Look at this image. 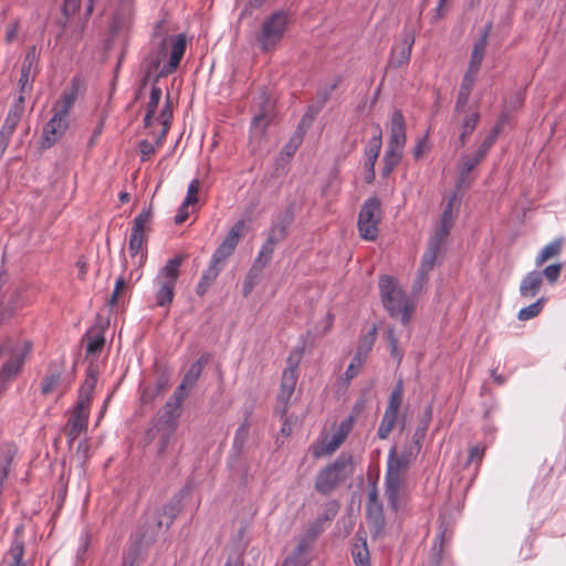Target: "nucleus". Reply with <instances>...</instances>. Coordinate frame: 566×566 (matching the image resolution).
Masks as SVG:
<instances>
[{
	"instance_id": "nucleus-10",
	"label": "nucleus",
	"mask_w": 566,
	"mask_h": 566,
	"mask_svg": "<svg viewBox=\"0 0 566 566\" xmlns=\"http://www.w3.org/2000/svg\"><path fill=\"white\" fill-rule=\"evenodd\" d=\"M177 420L176 418L169 419L165 415L158 413L153 421V426L147 431V437L150 440L158 439V455H163L171 443L177 429Z\"/></svg>"
},
{
	"instance_id": "nucleus-17",
	"label": "nucleus",
	"mask_w": 566,
	"mask_h": 566,
	"mask_svg": "<svg viewBox=\"0 0 566 566\" xmlns=\"http://www.w3.org/2000/svg\"><path fill=\"white\" fill-rule=\"evenodd\" d=\"M294 221V209L292 206L282 210L274 219L269 234L274 240L283 241L287 237V230Z\"/></svg>"
},
{
	"instance_id": "nucleus-61",
	"label": "nucleus",
	"mask_w": 566,
	"mask_h": 566,
	"mask_svg": "<svg viewBox=\"0 0 566 566\" xmlns=\"http://www.w3.org/2000/svg\"><path fill=\"white\" fill-rule=\"evenodd\" d=\"M428 280H429V274L422 273L421 271L418 270L417 276L412 283L413 293L415 294L420 293L423 290V287L427 285Z\"/></svg>"
},
{
	"instance_id": "nucleus-33",
	"label": "nucleus",
	"mask_w": 566,
	"mask_h": 566,
	"mask_svg": "<svg viewBox=\"0 0 566 566\" xmlns=\"http://www.w3.org/2000/svg\"><path fill=\"white\" fill-rule=\"evenodd\" d=\"M403 148L402 147H396L392 145H388L387 149L385 151L382 161H384V168H382V176L387 177L389 176L392 170L398 166L402 158Z\"/></svg>"
},
{
	"instance_id": "nucleus-32",
	"label": "nucleus",
	"mask_w": 566,
	"mask_h": 566,
	"mask_svg": "<svg viewBox=\"0 0 566 566\" xmlns=\"http://www.w3.org/2000/svg\"><path fill=\"white\" fill-rule=\"evenodd\" d=\"M221 271L220 262H214V259L211 258L209 266L202 273V276L197 284L196 292L198 295H203L208 289L213 284L216 279L218 277Z\"/></svg>"
},
{
	"instance_id": "nucleus-59",
	"label": "nucleus",
	"mask_w": 566,
	"mask_h": 566,
	"mask_svg": "<svg viewBox=\"0 0 566 566\" xmlns=\"http://www.w3.org/2000/svg\"><path fill=\"white\" fill-rule=\"evenodd\" d=\"M125 287H126V281L123 276H119L115 282L114 291L109 298V305L112 307L116 306L118 304L119 296H120L122 292L125 290Z\"/></svg>"
},
{
	"instance_id": "nucleus-64",
	"label": "nucleus",
	"mask_w": 566,
	"mask_h": 566,
	"mask_svg": "<svg viewBox=\"0 0 566 566\" xmlns=\"http://www.w3.org/2000/svg\"><path fill=\"white\" fill-rule=\"evenodd\" d=\"M361 367H363V365H358L357 360L352 359L350 364L348 365V367L345 371L346 380L349 381L353 378H355L359 374Z\"/></svg>"
},
{
	"instance_id": "nucleus-40",
	"label": "nucleus",
	"mask_w": 566,
	"mask_h": 566,
	"mask_svg": "<svg viewBox=\"0 0 566 566\" xmlns=\"http://www.w3.org/2000/svg\"><path fill=\"white\" fill-rule=\"evenodd\" d=\"M171 118H172V107H171L170 98L168 96L166 99V103L160 112V115H159V120L163 125V129H161V133L156 142V145H160L163 139L165 138V136L169 129Z\"/></svg>"
},
{
	"instance_id": "nucleus-37",
	"label": "nucleus",
	"mask_w": 566,
	"mask_h": 566,
	"mask_svg": "<svg viewBox=\"0 0 566 566\" xmlns=\"http://www.w3.org/2000/svg\"><path fill=\"white\" fill-rule=\"evenodd\" d=\"M161 94L163 93L160 87L155 85L151 87L149 101L147 103L146 115L144 118V124L146 127H150L153 125L154 116L161 98Z\"/></svg>"
},
{
	"instance_id": "nucleus-19",
	"label": "nucleus",
	"mask_w": 566,
	"mask_h": 566,
	"mask_svg": "<svg viewBox=\"0 0 566 566\" xmlns=\"http://www.w3.org/2000/svg\"><path fill=\"white\" fill-rule=\"evenodd\" d=\"M406 140L405 117L400 111H395L390 119V137L388 145L405 148Z\"/></svg>"
},
{
	"instance_id": "nucleus-25",
	"label": "nucleus",
	"mask_w": 566,
	"mask_h": 566,
	"mask_svg": "<svg viewBox=\"0 0 566 566\" xmlns=\"http://www.w3.org/2000/svg\"><path fill=\"white\" fill-rule=\"evenodd\" d=\"M154 45L155 48L147 57L148 71L159 73L163 66L166 64L164 63L165 59L170 52V42H154Z\"/></svg>"
},
{
	"instance_id": "nucleus-36",
	"label": "nucleus",
	"mask_w": 566,
	"mask_h": 566,
	"mask_svg": "<svg viewBox=\"0 0 566 566\" xmlns=\"http://www.w3.org/2000/svg\"><path fill=\"white\" fill-rule=\"evenodd\" d=\"M480 120V113L472 111L468 113L461 124V134L459 137L460 146H464L467 138L474 132Z\"/></svg>"
},
{
	"instance_id": "nucleus-15",
	"label": "nucleus",
	"mask_w": 566,
	"mask_h": 566,
	"mask_svg": "<svg viewBox=\"0 0 566 566\" xmlns=\"http://www.w3.org/2000/svg\"><path fill=\"white\" fill-rule=\"evenodd\" d=\"M413 43L415 34L411 31L405 32L401 42L392 48L389 65L398 69L408 64Z\"/></svg>"
},
{
	"instance_id": "nucleus-51",
	"label": "nucleus",
	"mask_w": 566,
	"mask_h": 566,
	"mask_svg": "<svg viewBox=\"0 0 566 566\" xmlns=\"http://www.w3.org/2000/svg\"><path fill=\"white\" fill-rule=\"evenodd\" d=\"M38 63L36 49L35 46L30 48L24 56L21 72L32 74Z\"/></svg>"
},
{
	"instance_id": "nucleus-56",
	"label": "nucleus",
	"mask_w": 566,
	"mask_h": 566,
	"mask_svg": "<svg viewBox=\"0 0 566 566\" xmlns=\"http://www.w3.org/2000/svg\"><path fill=\"white\" fill-rule=\"evenodd\" d=\"M374 335H375V331L371 333L370 339L368 340L367 345L358 347V349L353 358V359L357 360L358 365H364V363L371 349V346L374 343Z\"/></svg>"
},
{
	"instance_id": "nucleus-26",
	"label": "nucleus",
	"mask_w": 566,
	"mask_h": 566,
	"mask_svg": "<svg viewBox=\"0 0 566 566\" xmlns=\"http://www.w3.org/2000/svg\"><path fill=\"white\" fill-rule=\"evenodd\" d=\"M182 495H175L167 504L163 506V518L156 521V527L160 530L164 525L169 527L176 516L181 511Z\"/></svg>"
},
{
	"instance_id": "nucleus-13",
	"label": "nucleus",
	"mask_w": 566,
	"mask_h": 566,
	"mask_svg": "<svg viewBox=\"0 0 566 566\" xmlns=\"http://www.w3.org/2000/svg\"><path fill=\"white\" fill-rule=\"evenodd\" d=\"M52 111L53 116L43 127L42 134V146L48 148L53 146L69 128V116L53 108Z\"/></svg>"
},
{
	"instance_id": "nucleus-54",
	"label": "nucleus",
	"mask_w": 566,
	"mask_h": 566,
	"mask_svg": "<svg viewBox=\"0 0 566 566\" xmlns=\"http://www.w3.org/2000/svg\"><path fill=\"white\" fill-rule=\"evenodd\" d=\"M200 188V182L198 179L191 180V182L188 186L187 195L182 201L185 205H195L198 201V191Z\"/></svg>"
},
{
	"instance_id": "nucleus-21",
	"label": "nucleus",
	"mask_w": 566,
	"mask_h": 566,
	"mask_svg": "<svg viewBox=\"0 0 566 566\" xmlns=\"http://www.w3.org/2000/svg\"><path fill=\"white\" fill-rule=\"evenodd\" d=\"M543 284L541 271H531L521 281L520 294L524 298L536 296Z\"/></svg>"
},
{
	"instance_id": "nucleus-9",
	"label": "nucleus",
	"mask_w": 566,
	"mask_h": 566,
	"mask_svg": "<svg viewBox=\"0 0 566 566\" xmlns=\"http://www.w3.org/2000/svg\"><path fill=\"white\" fill-rule=\"evenodd\" d=\"M150 220L151 211L148 209L143 210L133 221L128 250L130 256L138 265H142L146 260V253L143 251V244L145 242V231L147 226L150 223Z\"/></svg>"
},
{
	"instance_id": "nucleus-27",
	"label": "nucleus",
	"mask_w": 566,
	"mask_h": 566,
	"mask_svg": "<svg viewBox=\"0 0 566 566\" xmlns=\"http://www.w3.org/2000/svg\"><path fill=\"white\" fill-rule=\"evenodd\" d=\"M184 259V255H177L172 259H169L164 268L158 272L155 280L163 282L165 281L176 285L179 276V269Z\"/></svg>"
},
{
	"instance_id": "nucleus-30",
	"label": "nucleus",
	"mask_w": 566,
	"mask_h": 566,
	"mask_svg": "<svg viewBox=\"0 0 566 566\" xmlns=\"http://www.w3.org/2000/svg\"><path fill=\"white\" fill-rule=\"evenodd\" d=\"M77 95H78V83L76 82V80H73L71 87L66 88L63 92L61 99L54 104L53 109L60 112L61 114L69 116L70 112L77 98Z\"/></svg>"
},
{
	"instance_id": "nucleus-50",
	"label": "nucleus",
	"mask_w": 566,
	"mask_h": 566,
	"mask_svg": "<svg viewBox=\"0 0 566 566\" xmlns=\"http://www.w3.org/2000/svg\"><path fill=\"white\" fill-rule=\"evenodd\" d=\"M428 419H430V416H431V408L429 407L428 408ZM428 421L429 420H426L422 422L421 426H419L417 428V430L415 431L413 433V443L415 446L411 447L416 452L419 453L420 449H421V440L424 438L426 436V432H427V429H428Z\"/></svg>"
},
{
	"instance_id": "nucleus-55",
	"label": "nucleus",
	"mask_w": 566,
	"mask_h": 566,
	"mask_svg": "<svg viewBox=\"0 0 566 566\" xmlns=\"http://www.w3.org/2000/svg\"><path fill=\"white\" fill-rule=\"evenodd\" d=\"M389 346H390V353L391 356L398 361V364L402 359V354L398 349V338L395 334V331L392 328L388 329V336H387Z\"/></svg>"
},
{
	"instance_id": "nucleus-41",
	"label": "nucleus",
	"mask_w": 566,
	"mask_h": 566,
	"mask_svg": "<svg viewBox=\"0 0 566 566\" xmlns=\"http://www.w3.org/2000/svg\"><path fill=\"white\" fill-rule=\"evenodd\" d=\"M280 242L281 241L274 240L273 237L268 234V238H266L265 242L262 244L255 262L261 263L262 265L268 264L272 259V254L275 250L276 244Z\"/></svg>"
},
{
	"instance_id": "nucleus-60",
	"label": "nucleus",
	"mask_w": 566,
	"mask_h": 566,
	"mask_svg": "<svg viewBox=\"0 0 566 566\" xmlns=\"http://www.w3.org/2000/svg\"><path fill=\"white\" fill-rule=\"evenodd\" d=\"M139 151L142 156V161H146L154 155V153L156 151V147L148 140H142L139 143Z\"/></svg>"
},
{
	"instance_id": "nucleus-20",
	"label": "nucleus",
	"mask_w": 566,
	"mask_h": 566,
	"mask_svg": "<svg viewBox=\"0 0 566 566\" xmlns=\"http://www.w3.org/2000/svg\"><path fill=\"white\" fill-rule=\"evenodd\" d=\"M24 96L19 95L18 99L10 107L8 115L4 119L1 134L12 136L24 111Z\"/></svg>"
},
{
	"instance_id": "nucleus-7",
	"label": "nucleus",
	"mask_w": 566,
	"mask_h": 566,
	"mask_svg": "<svg viewBox=\"0 0 566 566\" xmlns=\"http://www.w3.org/2000/svg\"><path fill=\"white\" fill-rule=\"evenodd\" d=\"M289 23L287 13L276 11L266 18L259 34L256 42L262 51H270L283 39Z\"/></svg>"
},
{
	"instance_id": "nucleus-16",
	"label": "nucleus",
	"mask_w": 566,
	"mask_h": 566,
	"mask_svg": "<svg viewBox=\"0 0 566 566\" xmlns=\"http://www.w3.org/2000/svg\"><path fill=\"white\" fill-rule=\"evenodd\" d=\"M492 30V23H488L484 25L483 30L480 33L479 39L474 42L473 49L471 52V57L469 61L468 69L479 72L481 67V63L485 55V50L488 45L489 35Z\"/></svg>"
},
{
	"instance_id": "nucleus-11",
	"label": "nucleus",
	"mask_w": 566,
	"mask_h": 566,
	"mask_svg": "<svg viewBox=\"0 0 566 566\" xmlns=\"http://www.w3.org/2000/svg\"><path fill=\"white\" fill-rule=\"evenodd\" d=\"M322 522L323 521L318 518L308 526L305 536L300 541L293 554L284 560L282 566H308L307 552L312 542L323 531Z\"/></svg>"
},
{
	"instance_id": "nucleus-43",
	"label": "nucleus",
	"mask_w": 566,
	"mask_h": 566,
	"mask_svg": "<svg viewBox=\"0 0 566 566\" xmlns=\"http://www.w3.org/2000/svg\"><path fill=\"white\" fill-rule=\"evenodd\" d=\"M545 303L546 298L539 297L536 302L530 304L526 307L521 308L517 314V318L520 321H528L536 317L542 312Z\"/></svg>"
},
{
	"instance_id": "nucleus-2",
	"label": "nucleus",
	"mask_w": 566,
	"mask_h": 566,
	"mask_svg": "<svg viewBox=\"0 0 566 566\" xmlns=\"http://www.w3.org/2000/svg\"><path fill=\"white\" fill-rule=\"evenodd\" d=\"M96 382L97 370L94 367H90L86 378L80 388L76 406L72 410L67 422V437L71 443L87 429L90 406Z\"/></svg>"
},
{
	"instance_id": "nucleus-6",
	"label": "nucleus",
	"mask_w": 566,
	"mask_h": 566,
	"mask_svg": "<svg viewBox=\"0 0 566 566\" xmlns=\"http://www.w3.org/2000/svg\"><path fill=\"white\" fill-rule=\"evenodd\" d=\"M170 28L166 19H161L155 23L153 28L154 42H170V52L167 64L163 66L159 72L160 76H167L174 73L180 64V61L186 52V36L178 34L177 36L170 35Z\"/></svg>"
},
{
	"instance_id": "nucleus-63",
	"label": "nucleus",
	"mask_w": 566,
	"mask_h": 566,
	"mask_svg": "<svg viewBox=\"0 0 566 566\" xmlns=\"http://www.w3.org/2000/svg\"><path fill=\"white\" fill-rule=\"evenodd\" d=\"M470 95H471V93L459 90L458 98H457L455 107H454L457 113H461L464 109V107L467 106V104L469 102Z\"/></svg>"
},
{
	"instance_id": "nucleus-22",
	"label": "nucleus",
	"mask_w": 566,
	"mask_h": 566,
	"mask_svg": "<svg viewBox=\"0 0 566 566\" xmlns=\"http://www.w3.org/2000/svg\"><path fill=\"white\" fill-rule=\"evenodd\" d=\"M345 441L342 433L334 432L331 437H325L317 444L312 447V455L316 459L332 454Z\"/></svg>"
},
{
	"instance_id": "nucleus-31",
	"label": "nucleus",
	"mask_w": 566,
	"mask_h": 566,
	"mask_svg": "<svg viewBox=\"0 0 566 566\" xmlns=\"http://www.w3.org/2000/svg\"><path fill=\"white\" fill-rule=\"evenodd\" d=\"M479 164L480 161L472 156L464 157L462 159V164L459 168V177L455 184V188L458 190L467 188L472 184L474 178L471 176V172Z\"/></svg>"
},
{
	"instance_id": "nucleus-46",
	"label": "nucleus",
	"mask_w": 566,
	"mask_h": 566,
	"mask_svg": "<svg viewBox=\"0 0 566 566\" xmlns=\"http://www.w3.org/2000/svg\"><path fill=\"white\" fill-rule=\"evenodd\" d=\"M451 228L452 227L439 223L438 227L436 228L433 235L430 238L428 245L441 251L442 247L444 245L449 237Z\"/></svg>"
},
{
	"instance_id": "nucleus-58",
	"label": "nucleus",
	"mask_w": 566,
	"mask_h": 566,
	"mask_svg": "<svg viewBox=\"0 0 566 566\" xmlns=\"http://www.w3.org/2000/svg\"><path fill=\"white\" fill-rule=\"evenodd\" d=\"M478 73L479 72H475V71H472V70L468 69L465 74H464V76H463V78H462V82H461V85H460L459 90L471 93L472 88L474 86Z\"/></svg>"
},
{
	"instance_id": "nucleus-35",
	"label": "nucleus",
	"mask_w": 566,
	"mask_h": 566,
	"mask_svg": "<svg viewBox=\"0 0 566 566\" xmlns=\"http://www.w3.org/2000/svg\"><path fill=\"white\" fill-rule=\"evenodd\" d=\"M367 520L369 525L376 531L379 532L385 524L384 518V510L381 503H367L366 505Z\"/></svg>"
},
{
	"instance_id": "nucleus-8",
	"label": "nucleus",
	"mask_w": 566,
	"mask_h": 566,
	"mask_svg": "<svg viewBox=\"0 0 566 566\" xmlns=\"http://www.w3.org/2000/svg\"><path fill=\"white\" fill-rule=\"evenodd\" d=\"M381 221V202L377 197L368 198L361 206L358 216V231L363 239L374 241L378 237V224Z\"/></svg>"
},
{
	"instance_id": "nucleus-45",
	"label": "nucleus",
	"mask_w": 566,
	"mask_h": 566,
	"mask_svg": "<svg viewBox=\"0 0 566 566\" xmlns=\"http://www.w3.org/2000/svg\"><path fill=\"white\" fill-rule=\"evenodd\" d=\"M203 369V361L201 359L196 360L192 363L185 374L181 382L188 386L189 388H192L197 380L199 379L201 373Z\"/></svg>"
},
{
	"instance_id": "nucleus-24",
	"label": "nucleus",
	"mask_w": 566,
	"mask_h": 566,
	"mask_svg": "<svg viewBox=\"0 0 566 566\" xmlns=\"http://www.w3.org/2000/svg\"><path fill=\"white\" fill-rule=\"evenodd\" d=\"M505 116H501L495 124V126L492 128V130L488 134V136L483 139V142L480 144L478 149L472 155L473 158L479 160L480 163L484 159L489 150L492 148V146L495 144L496 138L501 130L503 129V126L505 124Z\"/></svg>"
},
{
	"instance_id": "nucleus-4",
	"label": "nucleus",
	"mask_w": 566,
	"mask_h": 566,
	"mask_svg": "<svg viewBox=\"0 0 566 566\" xmlns=\"http://www.w3.org/2000/svg\"><path fill=\"white\" fill-rule=\"evenodd\" d=\"M32 349L27 340L7 338L0 344V382L2 385L14 379L21 371L24 360Z\"/></svg>"
},
{
	"instance_id": "nucleus-52",
	"label": "nucleus",
	"mask_w": 566,
	"mask_h": 566,
	"mask_svg": "<svg viewBox=\"0 0 566 566\" xmlns=\"http://www.w3.org/2000/svg\"><path fill=\"white\" fill-rule=\"evenodd\" d=\"M269 123V116L264 112L255 115L251 124L253 134L262 135L266 129Z\"/></svg>"
},
{
	"instance_id": "nucleus-62",
	"label": "nucleus",
	"mask_w": 566,
	"mask_h": 566,
	"mask_svg": "<svg viewBox=\"0 0 566 566\" xmlns=\"http://www.w3.org/2000/svg\"><path fill=\"white\" fill-rule=\"evenodd\" d=\"M33 82V75L29 73H22L19 78V86H20V95L23 96V94L31 90Z\"/></svg>"
},
{
	"instance_id": "nucleus-44",
	"label": "nucleus",
	"mask_w": 566,
	"mask_h": 566,
	"mask_svg": "<svg viewBox=\"0 0 566 566\" xmlns=\"http://www.w3.org/2000/svg\"><path fill=\"white\" fill-rule=\"evenodd\" d=\"M23 554H24V543L21 538L15 536L12 539L11 546L7 554V556L11 559L9 563L24 565L22 562Z\"/></svg>"
},
{
	"instance_id": "nucleus-12",
	"label": "nucleus",
	"mask_w": 566,
	"mask_h": 566,
	"mask_svg": "<svg viewBox=\"0 0 566 566\" xmlns=\"http://www.w3.org/2000/svg\"><path fill=\"white\" fill-rule=\"evenodd\" d=\"M297 379V361H293V358L290 356L287 359V366L282 374L281 387L277 394L279 402L283 403L282 415L286 412V407L294 394Z\"/></svg>"
},
{
	"instance_id": "nucleus-38",
	"label": "nucleus",
	"mask_w": 566,
	"mask_h": 566,
	"mask_svg": "<svg viewBox=\"0 0 566 566\" xmlns=\"http://www.w3.org/2000/svg\"><path fill=\"white\" fill-rule=\"evenodd\" d=\"M560 250H562V239H556V240L549 242L537 254L536 260H535L536 266H541L548 259L557 256L560 253Z\"/></svg>"
},
{
	"instance_id": "nucleus-39",
	"label": "nucleus",
	"mask_w": 566,
	"mask_h": 566,
	"mask_svg": "<svg viewBox=\"0 0 566 566\" xmlns=\"http://www.w3.org/2000/svg\"><path fill=\"white\" fill-rule=\"evenodd\" d=\"M397 416V412L385 410L377 431L379 439L384 440L389 436L396 424Z\"/></svg>"
},
{
	"instance_id": "nucleus-57",
	"label": "nucleus",
	"mask_w": 566,
	"mask_h": 566,
	"mask_svg": "<svg viewBox=\"0 0 566 566\" xmlns=\"http://www.w3.org/2000/svg\"><path fill=\"white\" fill-rule=\"evenodd\" d=\"M454 198L455 196L453 195L449 202L447 203L443 212H442V216H441V219H440V224H444V226H449V227H452L453 226V201H454Z\"/></svg>"
},
{
	"instance_id": "nucleus-34",
	"label": "nucleus",
	"mask_w": 566,
	"mask_h": 566,
	"mask_svg": "<svg viewBox=\"0 0 566 566\" xmlns=\"http://www.w3.org/2000/svg\"><path fill=\"white\" fill-rule=\"evenodd\" d=\"M352 556L355 566H370L369 549L366 538L357 536L352 547Z\"/></svg>"
},
{
	"instance_id": "nucleus-18",
	"label": "nucleus",
	"mask_w": 566,
	"mask_h": 566,
	"mask_svg": "<svg viewBox=\"0 0 566 566\" xmlns=\"http://www.w3.org/2000/svg\"><path fill=\"white\" fill-rule=\"evenodd\" d=\"M191 388L180 382L176 388L170 399L165 403L163 409L159 411L160 415H165L166 418L178 419L180 416V408Z\"/></svg>"
},
{
	"instance_id": "nucleus-53",
	"label": "nucleus",
	"mask_w": 566,
	"mask_h": 566,
	"mask_svg": "<svg viewBox=\"0 0 566 566\" xmlns=\"http://www.w3.org/2000/svg\"><path fill=\"white\" fill-rule=\"evenodd\" d=\"M562 272V264L560 263H554L547 265L542 273V277L545 276L548 283L554 284L557 282L559 275Z\"/></svg>"
},
{
	"instance_id": "nucleus-5",
	"label": "nucleus",
	"mask_w": 566,
	"mask_h": 566,
	"mask_svg": "<svg viewBox=\"0 0 566 566\" xmlns=\"http://www.w3.org/2000/svg\"><path fill=\"white\" fill-rule=\"evenodd\" d=\"M379 290L384 307L392 317H400L403 324H408L413 312V303L389 275L379 279Z\"/></svg>"
},
{
	"instance_id": "nucleus-47",
	"label": "nucleus",
	"mask_w": 566,
	"mask_h": 566,
	"mask_svg": "<svg viewBox=\"0 0 566 566\" xmlns=\"http://www.w3.org/2000/svg\"><path fill=\"white\" fill-rule=\"evenodd\" d=\"M61 384V371L59 369L51 370L48 376L43 378L41 385V391L44 395H49L56 390Z\"/></svg>"
},
{
	"instance_id": "nucleus-1",
	"label": "nucleus",
	"mask_w": 566,
	"mask_h": 566,
	"mask_svg": "<svg viewBox=\"0 0 566 566\" xmlns=\"http://www.w3.org/2000/svg\"><path fill=\"white\" fill-rule=\"evenodd\" d=\"M418 452L412 448L397 453L396 447L389 450L387 470L385 475L386 496L394 511L398 510L399 496L405 484V474L410 464L416 460Z\"/></svg>"
},
{
	"instance_id": "nucleus-14",
	"label": "nucleus",
	"mask_w": 566,
	"mask_h": 566,
	"mask_svg": "<svg viewBox=\"0 0 566 566\" xmlns=\"http://www.w3.org/2000/svg\"><path fill=\"white\" fill-rule=\"evenodd\" d=\"M245 224L242 220L237 221L229 230L221 244L214 251L212 259L214 262H224L234 251L240 238L243 235Z\"/></svg>"
},
{
	"instance_id": "nucleus-48",
	"label": "nucleus",
	"mask_w": 566,
	"mask_h": 566,
	"mask_svg": "<svg viewBox=\"0 0 566 566\" xmlns=\"http://www.w3.org/2000/svg\"><path fill=\"white\" fill-rule=\"evenodd\" d=\"M402 395H403V384H402V380L399 379L390 394L386 410L394 411V412L398 413L401 401H402Z\"/></svg>"
},
{
	"instance_id": "nucleus-49",
	"label": "nucleus",
	"mask_w": 566,
	"mask_h": 566,
	"mask_svg": "<svg viewBox=\"0 0 566 566\" xmlns=\"http://www.w3.org/2000/svg\"><path fill=\"white\" fill-rule=\"evenodd\" d=\"M105 344V337L102 333L90 334L87 336L86 354L94 355L102 350Z\"/></svg>"
},
{
	"instance_id": "nucleus-28",
	"label": "nucleus",
	"mask_w": 566,
	"mask_h": 566,
	"mask_svg": "<svg viewBox=\"0 0 566 566\" xmlns=\"http://www.w3.org/2000/svg\"><path fill=\"white\" fill-rule=\"evenodd\" d=\"M154 284L156 286V292H155L156 305L159 307L168 308L174 301L176 285L165 282V281L164 282L158 281V280H154Z\"/></svg>"
},
{
	"instance_id": "nucleus-3",
	"label": "nucleus",
	"mask_w": 566,
	"mask_h": 566,
	"mask_svg": "<svg viewBox=\"0 0 566 566\" xmlns=\"http://www.w3.org/2000/svg\"><path fill=\"white\" fill-rule=\"evenodd\" d=\"M353 473V455L343 452L332 463L318 471L314 484L315 490L323 495H328Z\"/></svg>"
},
{
	"instance_id": "nucleus-23",
	"label": "nucleus",
	"mask_w": 566,
	"mask_h": 566,
	"mask_svg": "<svg viewBox=\"0 0 566 566\" xmlns=\"http://www.w3.org/2000/svg\"><path fill=\"white\" fill-rule=\"evenodd\" d=\"M382 146V135L379 126H376V133L368 140L365 147V168H375L376 161Z\"/></svg>"
},
{
	"instance_id": "nucleus-42",
	"label": "nucleus",
	"mask_w": 566,
	"mask_h": 566,
	"mask_svg": "<svg viewBox=\"0 0 566 566\" xmlns=\"http://www.w3.org/2000/svg\"><path fill=\"white\" fill-rule=\"evenodd\" d=\"M439 253H440V250L428 245L426 252L422 255L419 271H421L422 273L430 274V272L436 266Z\"/></svg>"
},
{
	"instance_id": "nucleus-29",
	"label": "nucleus",
	"mask_w": 566,
	"mask_h": 566,
	"mask_svg": "<svg viewBox=\"0 0 566 566\" xmlns=\"http://www.w3.org/2000/svg\"><path fill=\"white\" fill-rule=\"evenodd\" d=\"M77 95H78V83L76 82V80H73L71 87L66 88L63 92L61 99L54 104L53 109L60 112L61 114L69 116L70 112L77 98Z\"/></svg>"
}]
</instances>
